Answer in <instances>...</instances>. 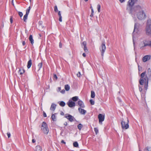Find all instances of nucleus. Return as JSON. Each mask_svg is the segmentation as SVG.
<instances>
[{"mask_svg": "<svg viewBox=\"0 0 151 151\" xmlns=\"http://www.w3.org/2000/svg\"><path fill=\"white\" fill-rule=\"evenodd\" d=\"M146 72L142 73L141 74V78L140 79L139 82L141 85L145 83V87L146 89L147 88L148 80H151V70L150 68L147 70V76H145Z\"/></svg>", "mask_w": 151, "mask_h": 151, "instance_id": "f257e3e1", "label": "nucleus"}, {"mask_svg": "<svg viewBox=\"0 0 151 151\" xmlns=\"http://www.w3.org/2000/svg\"><path fill=\"white\" fill-rule=\"evenodd\" d=\"M133 14H136L138 19L140 20L145 19L146 15L144 12L142 10L140 6L138 5L133 7Z\"/></svg>", "mask_w": 151, "mask_h": 151, "instance_id": "f03ea898", "label": "nucleus"}, {"mask_svg": "<svg viewBox=\"0 0 151 151\" xmlns=\"http://www.w3.org/2000/svg\"><path fill=\"white\" fill-rule=\"evenodd\" d=\"M140 24L138 23H135L134 24V29L133 32V38H137L140 34Z\"/></svg>", "mask_w": 151, "mask_h": 151, "instance_id": "7ed1b4c3", "label": "nucleus"}, {"mask_svg": "<svg viewBox=\"0 0 151 151\" xmlns=\"http://www.w3.org/2000/svg\"><path fill=\"white\" fill-rule=\"evenodd\" d=\"M145 30L147 35L151 36V20L150 19H148L147 21Z\"/></svg>", "mask_w": 151, "mask_h": 151, "instance_id": "20e7f679", "label": "nucleus"}, {"mask_svg": "<svg viewBox=\"0 0 151 151\" xmlns=\"http://www.w3.org/2000/svg\"><path fill=\"white\" fill-rule=\"evenodd\" d=\"M41 129L44 134H47L49 132V129L48 125L45 122H43L42 124Z\"/></svg>", "mask_w": 151, "mask_h": 151, "instance_id": "39448f33", "label": "nucleus"}, {"mask_svg": "<svg viewBox=\"0 0 151 151\" xmlns=\"http://www.w3.org/2000/svg\"><path fill=\"white\" fill-rule=\"evenodd\" d=\"M126 10L129 14L132 15V0H129L127 2Z\"/></svg>", "mask_w": 151, "mask_h": 151, "instance_id": "423d86ee", "label": "nucleus"}, {"mask_svg": "<svg viewBox=\"0 0 151 151\" xmlns=\"http://www.w3.org/2000/svg\"><path fill=\"white\" fill-rule=\"evenodd\" d=\"M127 119V122H126L123 120H122L121 122V124L122 128L123 129H127L129 128V120Z\"/></svg>", "mask_w": 151, "mask_h": 151, "instance_id": "0eeeda50", "label": "nucleus"}, {"mask_svg": "<svg viewBox=\"0 0 151 151\" xmlns=\"http://www.w3.org/2000/svg\"><path fill=\"white\" fill-rule=\"evenodd\" d=\"M106 49L105 43L104 42L102 43V44L100 48V50L101 53V55L102 57L104 56V53Z\"/></svg>", "mask_w": 151, "mask_h": 151, "instance_id": "6e6552de", "label": "nucleus"}, {"mask_svg": "<svg viewBox=\"0 0 151 151\" xmlns=\"http://www.w3.org/2000/svg\"><path fill=\"white\" fill-rule=\"evenodd\" d=\"M105 117L104 114H99L98 115V118L99 120V123L102 124V122L104 121Z\"/></svg>", "mask_w": 151, "mask_h": 151, "instance_id": "1a4fd4ad", "label": "nucleus"}, {"mask_svg": "<svg viewBox=\"0 0 151 151\" xmlns=\"http://www.w3.org/2000/svg\"><path fill=\"white\" fill-rule=\"evenodd\" d=\"M67 104L69 107L71 108L75 107L76 105L75 102L72 101L71 99L68 101Z\"/></svg>", "mask_w": 151, "mask_h": 151, "instance_id": "9d476101", "label": "nucleus"}, {"mask_svg": "<svg viewBox=\"0 0 151 151\" xmlns=\"http://www.w3.org/2000/svg\"><path fill=\"white\" fill-rule=\"evenodd\" d=\"M65 117L70 122H72L74 121V117L69 114H65Z\"/></svg>", "mask_w": 151, "mask_h": 151, "instance_id": "9b49d317", "label": "nucleus"}, {"mask_svg": "<svg viewBox=\"0 0 151 151\" xmlns=\"http://www.w3.org/2000/svg\"><path fill=\"white\" fill-rule=\"evenodd\" d=\"M81 46L82 47L84 46L83 50L86 53H88V51L86 46V42L85 41H83L81 43Z\"/></svg>", "mask_w": 151, "mask_h": 151, "instance_id": "f8f14e48", "label": "nucleus"}, {"mask_svg": "<svg viewBox=\"0 0 151 151\" xmlns=\"http://www.w3.org/2000/svg\"><path fill=\"white\" fill-rule=\"evenodd\" d=\"M143 42L144 44V45H143V46H141L140 47V48L142 50L144 49L145 47L147 46H149L150 45V43L149 42L146 40H143Z\"/></svg>", "mask_w": 151, "mask_h": 151, "instance_id": "ddd939ff", "label": "nucleus"}, {"mask_svg": "<svg viewBox=\"0 0 151 151\" xmlns=\"http://www.w3.org/2000/svg\"><path fill=\"white\" fill-rule=\"evenodd\" d=\"M78 104L80 106L79 107L84 108L85 107L83 102L80 99H79L77 102Z\"/></svg>", "mask_w": 151, "mask_h": 151, "instance_id": "4468645a", "label": "nucleus"}, {"mask_svg": "<svg viewBox=\"0 0 151 151\" xmlns=\"http://www.w3.org/2000/svg\"><path fill=\"white\" fill-rule=\"evenodd\" d=\"M78 111L81 114L84 115L86 113V110L81 108V107H79L78 108Z\"/></svg>", "mask_w": 151, "mask_h": 151, "instance_id": "2eb2a0df", "label": "nucleus"}, {"mask_svg": "<svg viewBox=\"0 0 151 151\" xmlns=\"http://www.w3.org/2000/svg\"><path fill=\"white\" fill-rule=\"evenodd\" d=\"M150 59V56L147 55L144 57L142 58V61L143 62H145L149 60Z\"/></svg>", "mask_w": 151, "mask_h": 151, "instance_id": "dca6fc26", "label": "nucleus"}, {"mask_svg": "<svg viewBox=\"0 0 151 151\" xmlns=\"http://www.w3.org/2000/svg\"><path fill=\"white\" fill-rule=\"evenodd\" d=\"M32 60L30 58L27 63V67L28 69H29L30 68L32 65Z\"/></svg>", "mask_w": 151, "mask_h": 151, "instance_id": "f3484780", "label": "nucleus"}, {"mask_svg": "<svg viewBox=\"0 0 151 151\" xmlns=\"http://www.w3.org/2000/svg\"><path fill=\"white\" fill-rule=\"evenodd\" d=\"M29 40L30 41L32 45H33L34 43V40L33 38V36L32 35H30L29 37Z\"/></svg>", "mask_w": 151, "mask_h": 151, "instance_id": "a211bd4d", "label": "nucleus"}, {"mask_svg": "<svg viewBox=\"0 0 151 151\" xmlns=\"http://www.w3.org/2000/svg\"><path fill=\"white\" fill-rule=\"evenodd\" d=\"M41 147L39 145L36 146L35 148V151H42Z\"/></svg>", "mask_w": 151, "mask_h": 151, "instance_id": "6ab92c4d", "label": "nucleus"}, {"mask_svg": "<svg viewBox=\"0 0 151 151\" xmlns=\"http://www.w3.org/2000/svg\"><path fill=\"white\" fill-rule=\"evenodd\" d=\"M56 105L54 103H52L50 108V110L52 111H54L55 109Z\"/></svg>", "mask_w": 151, "mask_h": 151, "instance_id": "aec40b11", "label": "nucleus"}, {"mask_svg": "<svg viewBox=\"0 0 151 151\" xmlns=\"http://www.w3.org/2000/svg\"><path fill=\"white\" fill-rule=\"evenodd\" d=\"M25 72V70L24 68L22 67L20 68L19 70H18V73H19L20 75H22Z\"/></svg>", "mask_w": 151, "mask_h": 151, "instance_id": "412c9836", "label": "nucleus"}, {"mask_svg": "<svg viewBox=\"0 0 151 151\" xmlns=\"http://www.w3.org/2000/svg\"><path fill=\"white\" fill-rule=\"evenodd\" d=\"M70 99L72 100V101H74L75 102L77 101H78L79 99L78 98V96H76L72 97Z\"/></svg>", "mask_w": 151, "mask_h": 151, "instance_id": "4be33fe9", "label": "nucleus"}, {"mask_svg": "<svg viewBox=\"0 0 151 151\" xmlns=\"http://www.w3.org/2000/svg\"><path fill=\"white\" fill-rule=\"evenodd\" d=\"M58 103L60 106L62 107H64L66 105L65 103L63 101H59L58 102Z\"/></svg>", "mask_w": 151, "mask_h": 151, "instance_id": "5701e85b", "label": "nucleus"}, {"mask_svg": "<svg viewBox=\"0 0 151 151\" xmlns=\"http://www.w3.org/2000/svg\"><path fill=\"white\" fill-rule=\"evenodd\" d=\"M58 14L59 16V20L60 22H62V17L61 15V12L59 11L58 12Z\"/></svg>", "mask_w": 151, "mask_h": 151, "instance_id": "b1692460", "label": "nucleus"}, {"mask_svg": "<svg viewBox=\"0 0 151 151\" xmlns=\"http://www.w3.org/2000/svg\"><path fill=\"white\" fill-rule=\"evenodd\" d=\"M51 118L53 122L56 121L57 119H56V116L55 115V114H52Z\"/></svg>", "mask_w": 151, "mask_h": 151, "instance_id": "393cba45", "label": "nucleus"}, {"mask_svg": "<svg viewBox=\"0 0 151 151\" xmlns=\"http://www.w3.org/2000/svg\"><path fill=\"white\" fill-rule=\"evenodd\" d=\"M73 146L74 147H79V144L78 143V142L77 141H75L73 143Z\"/></svg>", "mask_w": 151, "mask_h": 151, "instance_id": "a878e982", "label": "nucleus"}, {"mask_svg": "<svg viewBox=\"0 0 151 151\" xmlns=\"http://www.w3.org/2000/svg\"><path fill=\"white\" fill-rule=\"evenodd\" d=\"M43 65V62L42 61L40 63H39L38 65V67H39V69H38L37 71H39L40 68L42 67Z\"/></svg>", "mask_w": 151, "mask_h": 151, "instance_id": "bb28decb", "label": "nucleus"}, {"mask_svg": "<svg viewBox=\"0 0 151 151\" xmlns=\"http://www.w3.org/2000/svg\"><path fill=\"white\" fill-rule=\"evenodd\" d=\"M65 88L66 91H68L70 89V87L68 84L65 85Z\"/></svg>", "mask_w": 151, "mask_h": 151, "instance_id": "cd10ccee", "label": "nucleus"}, {"mask_svg": "<svg viewBox=\"0 0 151 151\" xmlns=\"http://www.w3.org/2000/svg\"><path fill=\"white\" fill-rule=\"evenodd\" d=\"M28 15V14H25L24 16L23 20L25 22H27V19Z\"/></svg>", "mask_w": 151, "mask_h": 151, "instance_id": "c85d7f7f", "label": "nucleus"}, {"mask_svg": "<svg viewBox=\"0 0 151 151\" xmlns=\"http://www.w3.org/2000/svg\"><path fill=\"white\" fill-rule=\"evenodd\" d=\"M78 128L79 130H81L83 127V125L81 123H79L77 125Z\"/></svg>", "mask_w": 151, "mask_h": 151, "instance_id": "c756f323", "label": "nucleus"}, {"mask_svg": "<svg viewBox=\"0 0 151 151\" xmlns=\"http://www.w3.org/2000/svg\"><path fill=\"white\" fill-rule=\"evenodd\" d=\"M95 97V92L93 91H91V97L92 98H94Z\"/></svg>", "mask_w": 151, "mask_h": 151, "instance_id": "7c9ffc66", "label": "nucleus"}, {"mask_svg": "<svg viewBox=\"0 0 151 151\" xmlns=\"http://www.w3.org/2000/svg\"><path fill=\"white\" fill-rule=\"evenodd\" d=\"M30 9H31V7L30 6L28 7V8L27 9V10H26V14H27L28 15L29 14V12H30Z\"/></svg>", "mask_w": 151, "mask_h": 151, "instance_id": "2f4dec72", "label": "nucleus"}, {"mask_svg": "<svg viewBox=\"0 0 151 151\" xmlns=\"http://www.w3.org/2000/svg\"><path fill=\"white\" fill-rule=\"evenodd\" d=\"M144 151H151V147H147L144 149Z\"/></svg>", "mask_w": 151, "mask_h": 151, "instance_id": "473e14b6", "label": "nucleus"}, {"mask_svg": "<svg viewBox=\"0 0 151 151\" xmlns=\"http://www.w3.org/2000/svg\"><path fill=\"white\" fill-rule=\"evenodd\" d=\"M101 7V5L99 4H98L97 6V9L99 12H100Z\"/></svg>", "mask_w": 151, "mask_h": 151, "instance_id": "72a5a7b5", "label": "nucleus"}, {"mask_svg": "<svg viewBox=\"0 0 151 151\" xmlns=\"http://www.w3.org/2000/svg\"><path fill=\"white\" fill-rule=\"evenodd\" d=\"M94 131L95 132V134H97L98 133H99V130L97 128L95 127L94 129Z\"/></svg>", "mask_w": 151, "mask_h": 151, "instance_id": "f704fd0d", "label": "nucleus"}, {"mask_svg": "<svg viewBox=\"0 0 151 151\" xmlns=\"http://www.w3.org/2000/svg\"><path fill=\"white\" fill-rule=\"evenodd\" d=\"M89 102H90V104L91 105H93L94 104V101L92 99H90L89 100Z\"/></svg>", "mask_w": 151, "mask_h": 151, "instance_id": "c9c22d12", "label": "nucleus"}, {"mask_svg": "<svg viewBox=\"0 0 151 151\" xmlns=\"http://www.w3.org/2000/svg\"><path fill=\"white\" fill-rule=\"evenodd\" d=\"M54 11L55 12H58L59 11H58L57 6L56 5H55L54 6Z\"/></svg>", "mask_w": 151, "mask_h": 151, "instance_id": "e433bc0d", "label": "nucleus"}, {"mask_svg": "<svg viewBox=\"0 0 151 151\" xmlns=\"http://www.w3.org/2000/svg\"><path fill=\"white\" fill-rule=\"evenodd\" d=\"M18 14L19 15V16H20V17L21 18L23 15V14L22 12H18Z\"/></svg>", "mask_w": 151, "mask_h": 151, "instance_id": "4c0bfd02", "label": "nucleus"}, {"mask_svg": "<svg viewBox=\"0 0 151 151\" xmlns=\"http://www.w3.org/2000/svg\"><path fill=\"white\" fill-rule=\"evenodd\" d=\"M10 21L11 24H12L13 22V17L11 16L10 17Z\"/></svg>", "mask_w": 151, "mask_h": 151, "instance_id": "58836bf2", "label": "nucleus"}, {"mask_svg": "<svg viewBox=\"0 0 151 151\" xmlns=\"http://www.w3.org/2000/svg\"><path fill=\"white\" fill-rule=\"evenodd\" d=\"M78 77H80L81 76V73L80 72H78L77 74Z\"/></svg>", "mask_w": 151, "mask_h": 151, "instance_id": "ea45409f", "label": "nucleus"}, {"mask_svg": "<svg viewBox=\"0 0 151 151\" xmlns=\"http://www.w3.org/2000/svg\"><path fill=\"white\" fill-rule=\"evenodd\" d=\"M138 0H133V6L135 4H136L138 1Z\"/></svg>", "mask_w": 151, "mask_h": 151, "instance_id": "a19ab883", "label": "nucleus"}, {"mask_svg": "<svg viewBox=\"0 0 151 151\" xmlns=\"http://www.w3.org/2000/svg\"><path fill=\"white\" fill-rule=\"evenodd\" d=\"M43 115L44 117H46L47 116V115L46 113L44 111H43Z\"/></svg>", "mask_w": 151, "mask_h": 151, "instance_id": "79ce46f5", "label": "nucleus"}, {"mask_svg": "<svg viewBox=\"0 0 151 151\" xmlns=\"http://www.w3.org/2000/svg\"><path fill=\"white\" fill-rule=\"evenodd\" d=\"M53 76V77L54 78H55L56 80L58 79V77L57 76V75L56 74H54Z\"/></svg>", "mask_w": 151, "mask_h": 151, "instance_id": "37998d69", "label": "nucleus"}, {"mask_svg": "<svg viewBox=\"0 0 151 151\" xmlns=\"http://www.w3.org/2000/svg\"><path fill=\"white\" fill-rule=\"evenodd\" d=\"M117 100H118L119 102H122V100L119 97H117Z\"/></svg>", "mask_w": 151, "mask_h": 151, "instance_id": "c03bdc74", "label": "nucleus"}, {"mask_svg": "<svg viewBox=\"0 0 151 151\" xmlns=\"http://www.w3.org/2000/svg\"><path fill=\"white\" fill-rule=\"evenodd\" d=\"M7 135L8 138H9L11 137V134L10 132H8L7 133Z\"/></svg>", "mask_w": 151, "mask_h": 151, "instance_id": "a18cd8bd", "label": "nucleus"}, {"mask_svg": "<svg viewBox=\"0 0 151 151\" xmlns=\"http://www.w3.org/2000/svg\"><path fill=\"white\" fill-rule=\"evenodd\" d=\"M42 23H43V22L42 21H40L38 22V24L39 25H41L42 24Z\"/></svg>", "mask_w": 151, "mask_h": 151, "instance_id": "49530a36", "label": "nucleus"}, {"mask_svg": "<svg viewBox=\"0 0 151 151\" xmlns=\"http://www.w3.org/2000/svg\"><path fill=\"white\" fill-rule=\"evenodd\" d=\"M65 92V90L64 89H63L61 91L60 93H61L62 94H64Z\"/></svg>", "mask_w": 151, "mask_h": 151, "instance_id": "de8ad7c7", "label": "nucleus"}, {"mask_svg": "<svg viewBox=\"0 0 151 151\" xmlns=\"http://www.w3.org/2000/svg\"><path fill=\"white\" fill-rule=\"evenodd\" d=\"M55 123L54 122H52L51 124V127H55Z\"/></svg>", "mask_w": 151, "mask_h": 151, "instance_id": "09e8293b", "label": "nucleus"}, {"mask_svg": "<svg viewBox=\"0 0 151 151\" xmlns=\"http://www.w3.org/2000/svg\"><path fill=\"white\" fill-rule=\"evenodd\" d=\"M59 47L60 48H61L62 47V43L61 42H60L59 43Z\"/></svg>", "mask_w": 151, "mask_h": 151, "instance_id": "8fccbe9b", "label": "nucleus"}, {"mask_svg": "<svg viewBox=\"0 0 151 151\" xmlns=\"http://www.w3.org/2000/svg\"><path fill=\"white\" fill-rule=\"evenodd\" d=\"M22 45L23 46H24L26 44L25 41H22Z\"/></svg>", "mask_w": 151, "mask_h": 151, "instance_id": "3c124183", "label": "nucleus"}, {"mask_svg": "<svg viewBox=\"0 0 151 151\" xmlns=\"http://www.w3.org/2000/svg\"><path fill=\"white\" fill-rule=\"evenodd\" d=\"M61 90V87H58V89L57 90V91L58 92H59V91H60Z\"/></svg>", "mask_w": 151, "mask_h": 151, "instance_id": "603ef678", "label": "nucleus"}, {"mask_svg": "<svg viewBox=\"0 0 151 151\" xmlns=\"http://www.w3.org/2000/svg\"><path fill=\"white\" fill-rule=\"evenodd\" d=\"M121 3H122L124 2L126 0H119Z\"/></svg>", "mask_w": 151, "mask_h": 151, "instance_id": "864d4df0", "label": "nucleus"}, {"mask_svg": "<svg viewBox=\"0 0 151 151\" xmlns=\"http://www.w3.org/2000/svg\"><path fill=\"white\" fill-rule=\"evenodd\" d=\"M61 143H63V144H66V142L63 140H62L61 141Z\"/></svg>", "mask_w": 151, "mask_h": 151, "instance_id": "5fc2aeb1", "label": "nucleus"}, {"mask_svg": "<svg viewBox=\"0 0 151 151\" xmlns=\"http://www.w3.org/2000/svg\"><path fill=\"white\" fill-rule=\"evenodd\" d=\"M144 45V44L143 41L140 44V47L141 46H143V45Z\"/></svg>", "mask_w": 151, "mask_h": 151, "instance_id": "6e6d98bb", "label": "nucleus"}, {"mask_svg": "<svg viewBox=\"0 0 151 151\" xmlns=\"http://www.w3.org/2000/svg\"><path fill=\"white\" fill-rule=\"evenodd\" d=\"M36 142V140L35 139H32V143H35Z\"/></svg>", "mask_w": 151, "mask_h": 151, "instance_id": "4d7b16f0", "label": "nucleus"}, {"mask_svg": "<svg viewBox=\"0 0 151 151\" xmlns=\"http://www.w3.org/2000/svg\"><path fill=\"white\" fill-rule=\"evenodd\" d=\"M138 69L139 71L142 70V68L141 67H139V66H138Z\"/></svg>", "mask_w": 151, "mask_h": 151, "instance_id": "13d9d810", "label": "nucleus"}, {"mask_svg": "<svg viewBox=\"0 0 151 151\" xmlns=\"http://www.w3.org/2000/svg\"><path fill=\"white\" fill-rule=\"evenodd\" d=\"M82 55L84 57H85L86 56V54L85 53H83L82 54Z\"/></svg>", "mask_w": 151, "mask_h": 151, "instance_id": "bf43d9fd", "label": "nucleus"}, {"mask_svg": "<svg viewBox=\"0 0 151 151\" xmlns=\"http://www.w3.org/2000/svg\"><path fill=\"white\" fill-rule=\"evenodd\" d=\"M133 45H134V51H135V49H136V46L135 45V43H134V42H133Z\"/></svg>", "mask_w": 151, "mask_h": 151, "instance_id": "052dcab7", "label": "nucleus"}, {"mask_svg": "<svg viewBox=\"0 0 151 151\" xmlns=\"http://www.w3.org/2000/svg\"><path fill=\"white\" fill-rule=\"evenodd\" d=\"M11 3L13 5V6H14V0H12L11 1Z\"/></svg>", "mask_w": 151, "mask_h": 151, "instance_id": "680f3d73", "label": "nucleus"}, {"mask_svg": "<svg viewBox=\"0 0 151 151\" xmlns=\"http://www.w3.org/2000/svg\"><path fill=\"white\" fill-rule=\"evenodd\" d=\"M60 114L61 115H64V113L63 111H61L60 113Z\"/></svg>", "mask_w": 151, "mask_h": 151, "instance_id": "e2e57ef3", "label": "nucleus"}, {"mask_svg": "<svg viewBox=\"0 0 151 151\" xmlns=\"http://www.w3.org/2000/svg\"><path fill=\"white\" fill-rule=\"evenodd\" d=\"M72 126H69L68 127V129L70 131H71V130H70V127H72Z\"/></svg>", "mask_w": 151, "mask_h": 151, "instance_id": "0e129e2a", "label": "nucleus"}, {"mask_svg": "<svg viewBox=\"0 0 151 151\" xmlns=\"http://www.w3.org/2000/svg\"><path fill=\"white\" fill-rule=\"evenodd\" d=\"M91 13L93 14V13H94V10H93V9H91Z\"/></svg>", "mask_w": 151, "mask_h": 151, "instance_id": "69168bd1", "label": "nucleus"}, {"mask_svg": "<svg viewBox=\"0 0 151 151\" xmlns=\"http://www.w3.org/2000/svg\"><path fill=\"white\" fill-rule=\"evenodd\" d=\"M67 122H65V123L64 124V125L65 126H67Z\"/></svg>", "mask_w": 151, "mask_h": 151, "instance_id": "338daca9", "label": "nucleus"}, {"mask_svg": "<svg viewBox=\"0 0 151 151\" xmlns=\"http://www.w3.org/2000/svg\"><path fill=\"white\" fill-rule=\"evenodd\" d=\"M63 130H62L60 133V135H62V134L63 133Z\"/></svg>", "mask_w": 151, "mask_h": 151, "instance_id": "774afa93", "label": "nucleus"}]
</instances>
